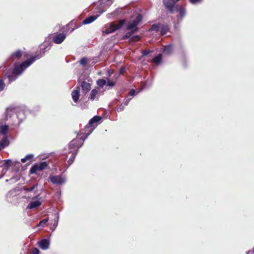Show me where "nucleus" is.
<instances>
[{"label": "nucleus", "mask_w": 254, "mask_h": 254, "mask_svg": "<svg viewBox=\"0 0 254 254\" xmlns=\"http://www.w3.org/2000/svg\"><path fill=\"white\" fill-rule=\"evenodd\" d=\"M44 53V51L43 53L41 52H37L35 55H30L29 58L21 64H15L11 74L7 76L9 82L10 83L15 81L17 78L18 76L20 75L27 67L33 64L36 60L42 58Z\"/></svg>", "instance_id": "nucleus-1"}, {"label": "nucleus", "mask_w": 254, "mask_h": 254, "mask_svg": "<svg viewBox=\"0 0 254 254\" xmlns=\"http://www.w3.org/2000/svg\"><path fill=\"white\" fill-rule=\"evenodd\" d=\"M126 22V20L125 19L120 20L118 23L115 22H111L109 26L104 31V33L106 34L112 33L117 30L121 29Z\"/></svg>", "instance_id": "nucleus-2"}, {"label": "nucleus", "mask_w": 254, "mask_h": 254, "mask_svg": "<svg viewBox=\"0 0 254 254\" xmlns=\"http://www.w3.org/2000/svg\"><path fill=\"white\" fill-rule=\"evenodd\" d=\"M85 138L83 136L77 137L72 139L68 144V148L69 151H76L78 150L83 144Z\"/></svg>", "instance_id": "nucleus-3"}, {"label": "nucleus", "mask_w": 254, "mask_h": 254, "mask_svg": "<svg viewBox=\"0 0 254 254\" xmlns=\"http://www.w3.org/2000/svg\"><path fill=\"white\" fill-rule=\"evenodd\" d=\"M142 15L140 13H138L133 20H130L127 23V26L125 29L126 30H133L137 28L138 31L139 28L137 27V25L142 21Z\"/></svg>", "instance_id": "nucleus-4"}, {"label": "nucleus", "mask_w": 254, "mask_h": 254, "mask_svg": "<svg viewBox=\"0 0 254 254\" xmlns=\"http://www.w3.org/2000/svg\"><path fill=\"white\" fill-rule=\"evenodd\" d=\"M163 3L171 13L174 14L178 11L179 4L176 3L175 0H163Z\"/></svg>", "instance_id": "nucleus-5"}, {"label": "nucleus", "mask_w": 254, "mask_h": 254, "mask_svg": "<svg viewBox=\"0 0 254 254\" xmlns=\"http://www.w3.org/2000/svg\"><path fill=\"white\" fill-rule=\"evenodd\" d=\"M49 169V163L47 162H41L39 163L35 164L30 170V174H37L38 171H42L44 169Z\"/></svg>", "instance_id": "nucleus-6"}, {"label": "nucleus", "mask_w": 254, "mask_h": 254, "mask_svg": "<svg viewBox=\"0 0 254 254\" xmlns=\"http://www.w3.org/2000/svg\"><path fill=\"white\" fill-rule=\"evenodd\" d=\"M100 88H95L91 91L88 99L91 101L98 100L100 97Z\"/></svg>", "instance_id": "nucleus-7"}, {"label": "nucleus", "mask_w": 254, "mask_h": 254, "mask_svg": "<svg viewBox=\"0 0 254 254\" xmlns=\"http://www.w3.org/2000/svg\"><path fill=\"white\" fill-rule=\"evenodd\" d=\"M66 35L64 33H59L53 37V42L58 44H61L65 39Z\"/></svg>", "instance_id": "nucleus-8"}, {"label": "nucleus", "mask_w": 254, "mask_h": 254, "mask_svg": "<svg viewBox=\"0 0 254 254\" xmlns=\"http://www.w3.org/2000/svg\"><path fill=\"white\" fill-rule=\"evenodd\" d=\"M49 179L54 184L61 185L64 182V180L60 176H50Z\"/></svg>", "instance_id": "nucleus-9"}, {"label": "nucleus", "mask_w": 254, "mask_h": 254, "mask_svg": "<svg viewBox=\"0 0 254 254\" xmlns=\"http://www.w3.org/2000/svg\"><path fill=\"white\" fill-rule=\"evenodd\" d=\"M23 55V52L21 50H18L11 54L9 59L12 61L18 60L20 59Z\"/></svg>", "instance_id": "nucleus-10"}, {"label": "nucleus", "mask_w": 254, "mask_h": 254, "mask_svg": "<svg viewBox=\"0 0 254 254\" xmlns=\"http://www.w3.org/2000/svg\"><path fill=\"white\" fill-rule=\"evenodd\" d=\"M94 129V127H93L92 126H90L89 125V124H88L84 128V129L82 130V133L83 134V135L82 136H83L84 138H85V139L87 138V136L89 135Z\"/></svg>", "instance_id": "nucleus-11"}, {"label": "nucleus", "mask_w": 254, "mask_h": 254, "mask_svg": "<svg viewBox=\"0 0 254 254\" xmlns=\"http://www.w3.org/2000/svg\"><path fill=\"white\" fill-rule=\"evenodd\" d=\"M80 86L82 91L85 94L90 90L91 84L86 81H83L81 83Z\"/></svg>", "instance_id": "nucleus-12"}, {"label": "nucleus", "mask_w": 254, "mask_h": 254, "mask_svg": "<svg viewBox=\"0 0 254 254\" xmlns=\"http://www.w3.org/2000/svg\"><path fill=\"white\" fill-rule=\"evenodd\" d=\"M71 96L73 101L77 103L80 96V87L77 86L71 93Z\"/></svg>", "instance_id": "nucleus-13"}, {"label": "nucleus", "mask_w": 254, "mask_h": 254, "mask_svg": "<svg viewBox=\"0 0 254 254\" xmlns=\"http://www.w3.org/2000/svg\"><path fill=\"white\" fill-rule=\"evenodd\" d=\"M102 119V118L99 116H95L91 118L89 121V125L92 126L94 128L97 126V123Z\"/></svg>", "instance_id": "nucleus-14"}, {"label": "nucleus", "mask_w": 254, "mask_h": 254, "mask_svg": "<svg viewBox=\"0 0 254 254\" xmlns=\"http://www.w3.org/2000/svg\"><path fill=\"white\" fill-rule=\"evenodd\" d=\"M39 247L43 250H46L49 246V242L47 239H43L39 242Z\"/></svg>", "instance_id": "nucleus-15"}, {"label": "nucleus", "mask_w": 254, "mask_h": 254, "mask_svg": "<svg viewBox=\"0 0 254 254\" xmlns=\"http://www.w3.org/2000/svg\"><path fill=\"white\" fill-rule=\"evenodd\" d=\"M76 153L77 152L76 151H69L68 153V155H66V157L67 158L68 156V155L71 154V155L70 156L69 158L67 161L69 165H71L73 162L74 159L75 158V156L76 155Z\"/></svg>", "instance_id": "nucleus-16"}, {"label": "nucleus", "mask_w": 254, "mask_h": 254, "mask_svg": "<svg viewBox=\"0 0 254 254\" xmlns=\"http://www.w3.org/2000/svg\"><path fill=\"white\" fill-rule=\"evenodd\" d=\"M98 17V15H92L90 16L87 18H86L82 22V23L84 24H89L93 21H94L95 20H96L97 17Z\"/></svg>", "instance_id": "nucleus-17"}, {"label": "nucleus", "mask_w": 254, "mask_h": 254, "mask_svg": "<svg viewBox=\"0 0 254 254\" xmlns=\"http://www.w3.org/2000/svg\"><path fill=\"white\" fill-rule=\"evenodd\" d=\"M42 203L39 200L31 202L28 205L27 208L29 209H33L39 207Z\"/></svg>", "instance_id": "nucleus-18"}, {"label": "nucleus", "mask_w": 254, "mask_h": 254, "mask_svg": "<svg viewBox=\"0 0 254 254\" xmlns=\"http://www.w3.org/2000/svg\"><path fill=\"white\" fill-rule=\"evenodd\" d=\"M129 31L127 32L126 33V34L125 35H124L123 37H122V40H126V39H127L128 38H130L131 37H132L131 36L135 33L136 32H137V29L136 28V29H134L133 30H128Z\"/></svg>", "instance_id": "nucleus-19"}, {"label": "nucleus", "mask_w": 254, "mask_h": 254, "mask_svg": "<svg viewBox=\"0 0 254 254\" xmlns=\"http://www.w3.org/2000/svg\"><path fill=\"white\" fill-rule=\"evenodd\" d=\"M9 144V141L7 136H4L0 141V149H3Z\"/></svg>", "instance_id": "nucleus-20"}, {"label": "nucleus", "mask_w": 254, "mask_h": 254, "mask_svg": "<svg viewBox=\"0 0 254 254\" xmlns=\"http://www.w3.org/2000/svg\"><path fill=\"white\" fill-rule=\"evenodd\" d=\"M161 27V23L154 24L151 25L149 29V31L158 32Z\"/></svg>", "instance_id": "nucleus-21"}, {"label": "nucleus", "mask_w": 254, "mask_h": 254, "mask_svg": "<svg viewBox=\"0 0 254 254\" xmlns=\"http://www.w3.org/2000/svg\"><path fill=\"white\" fill-rule=\"evenodd\" d=\"M169 26L167 25H162L161 24V35H164L166 34V33L169 31Z\"/></svg>", "instance_id": "nucleus-22"}, {"label": "nucleus", "mask_w": 254, "mask_h": 254, "mask_svg": "<svg viewBox=\"0 0 254 254\" xmlns=\"http://www.w3.org/2000/svg\"><path fill=\"white\" fill-rule=\"evenodd\" d=\"M140 40V36L138 35H134L131 37L129 39V44H133V43L139 41Z\"/></svg>", "instance_id": "nucleus-23"}, {"label": "nucleus", "mask_w": 254, "mask_h": 254, "mask_svg": "<svg viewBox=\"0 0 254 254\" xmlns=\"http://www.w3.org/2000/svg\"><path fill=\"white\" fill-rule=\"evenodd\" d=\"M178 11L179 12L181 18L182 19L186 14V10L185 8L179 5Z\"/></svg>", "instance_id": "nucleus-24"}, {"label": "nucleus", "mask_w": 254, "mask_h": 254, "mask_svg": "<svg viewBox=\"0 0 254 254\" xmlns=\"http://www.w3.org/2000/svg\"><path fill=\"white\" fill-rule=\"evenodd\" d=\"M106 80L104 79H99L97 81V84L100 87L99 88H102L106 84Z\"/></svg>", "instance_id": "nucleus-25"}, {"label": "nucleus", "mask_w": 254, "mask_h": 254, "mask_svg": "<svg viewBox=\"0 0 254 254\" xmlns=\"http://www.w3.org/2000/svg\"><path fill=\"white\" fill-rule=\"evenodd\" d=\"M162 61V55L161 54H159L157 56L155 57L152 59V62L156 64H159L161 63Z\"/></svg>", "instance_id": "nucleus-26"}, {"label": "nucleus", "mask_w": 254, "mask_h": 254, "mask_svg": "<svg viewBox=\"0 0 254 254\" xmlns=\"http://www.w3.org/2000/svg\"><path fill=\"white\" fill-rule=\"evenodd\" d=\"M34 157V155L33 154H28L26 155L24 158L21 159V161L22 163H25L27 161H31Z\"/></svg>", "instance_id": "nucleus-27"}, {"label": "nucleus", "mask_w": 254, "mask_h": 254, "mask_svg": "<svg viewBox=\"0 0 254 254\" xmlns=\"http://www.w3.org/2000/svg\"><path fill=\"white\" fill-rule=\"evenodd\" d=\"M8 129H9V127L8 126H1L0 127V133L2 134L5 135L7 134Z\"/></svg>", "instance_id": "nucleus-28"}, {"label": "nucleus", "mask_w": 254, "mask_h": 254, "mask_svg": "<svg viewBox=\"0 0 254 254\" xmlns=\"http://www.w3.org/2000/svg\"><path fill=\"white\" fill-rule=\"evenodd\" d=\"M49 220V218H46L43 220L40 221L39 223L36 225V227L44 226Z\"/></svg>", "instance_id": "nucleus-29"}, {"label": "nucleus", "mask_w": 254, "mask_h": 254, "mask_svg": "<svg viewBox=\"0 0 254 254\" xmlns=\"http://www.w3.org/2000/svg\"><path fill=\"white\" fill-rule=\"evenodd\" d=\"M37 186H38V184H36L34 185L32 187H31V188H26V187H24L23 189L24 190L26 191H31L35 190V189L36 188H37Z\"/></svg>", "instance_id": "nucleus-30"}, {"label": "nucleus", "mask_w": 254, "mask_h": 254, "mask_svg": "<svg viewBox=\"0 0 254 254\" xmlns=\"http://www.w3.org/2000/svg\"><path fill=\"white\" fill-rule=\"evenodd\" d=\"M87 62H88V60H87V58L85 57H83L81 59V60L79 61V63L81 65L85 66L87 64Z\"/></svg>", "instance_id": "nucleus-31"}, {"label": "nucleus", "mask_w": 254, "mask_h": 254, "mask_svg": "<svg viewBox=\"0 0 254 254\" xmlns=\"http://www.w3.org/2000/svg\"><path fill=\"white\" fill-rule=\"evenodd\" d=\"M107 85L110 87H113L115 85L116 82L112 80H110L108 78H107Z\"/></svg>", "instance_id": "nucleus-32"}, {"label": "nucleus", "mask_w": 254, "mask_h": 254, "mask_svg": "<svg viewBox=\"0 0 254 254\" xmlns=\"http://www.w3.org/2000/svg\"><path fill=\"white\" fill-rule=\"evenodd\" d=\"M5 87V84L2 80H0V91H2Z\"/></svg>", "instance_id": "nucleus-33"}, {"label": "nucleus", "mask_w": 254, "mask_h": 254, "mask_svg": "<svg viewBox=\"0 0 254 254\" xmlns=\"http://www.w3.org/2000/svg\"><path fill=\"white\" fill-rule=\"evenodd\" d=\"M58 217L56 215V214L55 215V219L53 222V226L56 228L58 225Z\"/></svg>", "instance_id": "nucleus-34"}, {"label": "nucleus", "mask_w": 254, "mask_h": 254, "mask_svg": "<svg viewBox=\"0 0 254 254\" xmlns=\"http://www.w3.org/2000/svg\"><path fill=\"white\" fill-rule=\"evenodd\" d=\"M172 51V46H168L165 47L164 52H168V53H170Z\"/></svg>", "instance_id": "nucleus-35"}, {"label": "nucleus", "mask_w": 254, "mask_h": 254, "mask_svg": "<svg viewBox=\"0 0 254 254\" xmlns=\"http://www.w3.org/2000/svg\"><path fill=\"white\" fill-rule=\"evenodd\" d=\"M151 53V51H150V50H143L142 51V56H146Z\"/></svg>", "instance_id": "nucleus-36"}, {"label": "nucleus", "mask_w": 254, "mask_h": 254, "mask_svg": "<svg viewBox=\"0 0 254 254\" xmlns=\"http://www.w3.org/2000/svg\"><path fill=\"white\" fill-rule=\"evenodd\" d=\"M39 250L36 248H33L31 250V253L32 254H39Z\"/></svg>", "instance_id": "nucleus-37"}, {"label": "nucleus", "mask_w": 254, "mask_h": 254, "mask_svg": "<svg viewBox=\"0 0 254 254\" xmlns=\"http://www.w3.org/2000/svg\"><path fill=\"white\" fill-rule=\"evenodd\" d=\"M190 2L192 4L201 1L202 0H189Z\"/></svg>", "instance_id": "nucleus-38"}, {"label": "nucleus", "mask_w": 254, "mask_h": 254, "mask_svg": "<svg viewBox=\"0 0 254 254\" xmlns=\"http://www.w3.org/2000/svg\"><path fill=\"white\" fill-rule=\"evenodd\" d=\"M135 92V90L134 89H131L129 91V93H128V95L129 96H132L134 94Z\"/></svg>", "instance_id": "nucleus-39"}, {"label": "nucleus", "mask_w": 254, "mask_h": 254, "mask_svg": "<svg viewBox=\"0 0 254 254\" xmlns=\"http://www.w3.org/2000/svg\"><path fill=\"white\" fill-rule=\"evenodd\" d=\"M11 163V160H6L5 161V165L6 166H9Z\"/></svg>", "instance_id": "nucleus-40"}, {"label": "nucleus", "mask_w": 254, "mask_h": 254, "mask_svg": "<svg viewBox=\"0 0 254 254\" xmlns=\"http://www.w3.org/2000/svg\"><path fill=\"white\" fill-rule=\"evenodd\" d=\"M124 106L121 104L119 107L118 109L120 110V111H123L124 110Z\"/></svg>", "instance_id": "nucleus-41"}, {"label": "nucleus", "mask_w": 254, "mask_h": 254, "mask_svg": "<svg viewBox=\"0 0 254 254\" xmlns=\"http://www.w3.org/2000/svg\"><path fill=\"white\" fill-rule=\"evenodd\" d=\"M247 254H254V251H253V250H252V251H250L247 253Z\"/></svg>", "instance_id": "nucleus-42"}, {"label": "nucleus", "mask_w": 254, "mask_h": 254, "mask_svg": "<svg viewBox=\"0 0 254 254\" xmlns=\"http://www.w3.org/2000/svg\"><path fill=\"white\" fill-rule=\"evenodd\" d=\"M129 103V100H127L124 103L125 106H127Z\"/></svg>", "instance_id": "nucleus-43"}, {"label": "nucleus", "mask_w": 254, "mask_h": 254, "mask_svg": "<svg viewBox=\"0 0 254 254\" xmlns=\"http://www.w3.org/2000/svg\"><path fill=\"white\" fill-rule=\"evenodd\" d=\"M38 197H39V195H36V196L35 197V198H37Z\"/></svg>", "instance_id": "nucleus-44"}, {"label": "nucleus", "mask_w": 254, "mask_h": 254, "mask_svg": "<svg viewBox=\"0 0 254 254\" xmlns=\"http://www.w3.org/2000/svg\"><path fill=\"white\" fill-rule=\"evenodd\" d=\"M24 57H25H25H27V56L26 55H25V54L24 55Z\"/></svg>", "instance_id": "nucleus-45"}]
</instances>
